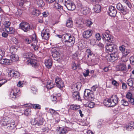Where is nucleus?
I'll return each instance as SVG.
<instances>
[{"mask_svg":"<svg viewBox=\"0 0 134 134\" xmlns=\"http://www.w3.org/2000/svg\"><path fill=\"white\" fill-rule=\"evenodd\" d=\"M54 8L57 9L59 11H62L63 10V7L60 4H59L57 2H56L54 5Z\"/></svg>","mask_w":134,"mask_h":134,"instance_id":"26","label":"nucleus"},{"mask_svg":"<svg viewBox=\"0 0 134 134\" xmlns=\"http://www.w3.org/2000/svg\"><path fill=\"white\" fill-rule=\"evenodd\" d=\"M31 42H32L36 43L37 42V41L36 40V37L35 36L32 37L31 38Z\"/></svg>","mask_w":134,"mask_h":134,"instance_id":"56","label":"nucleus"},{"mask_svg":"<svg viewBox=\"0 0 134 134\" xmlns=\"http://www.w3.org/2000/svg\"><path fill=\"white\" fill-rule=\"evenodd\" d=\"M31 92L33 94H36L37 93V90L36 87L32 86L31 88Z\"/></svg>","mask_w":134,"mask_h":134,"instance_id":"39","label":"nucleus"},{"mask_svg":"<svg viewBox=\"0 0 134 134\" xmlns=\"http://www.w3.org/2000/svg\"><path fill=\"white\" fill-rule=\"evenodd\" d=\"M126 97L128 99V101H129L130 99L132 98V93L130 92H128L126 95Z\"/></svg>","mask_w":134,"mask_h":134,"instance_id":"45","label":"nucleus"},{"mask_svg":"<svg viewBox=\"0 0 134 134\" xmlns=\"http://www.w3.org/2000/svg\"><path fill=\"white\" fill-rule=\"evenodd\" d=\"M77 65L76 64L75 62H74L73 61L72 64V69L74 70H75L77 69Z\"/></svg>","mask_w":134,"mask_h":134,"instance_id":"49","label":"nucleus"},{"mask_svg":"<svg viewBox=\"0 0 134 134\" xmlns=\"http://www.w3.org/2000/svg\"><path fill=\"white\" fill-rule=\"evenodd\" d=\"M55 36L58 37L59 38L63 37L65 40L64 43L66 48L68 49L73 46L75 43V38L73 36L69 34L66 33L63 35V36L56 35Z\"/></svg>","mask_w":134,"mask_h":134,"instance_id":"1","label":"nucleus"},{"mask_svg":"<svg viewBox=\"0 0 134 134\" xmlns=\"http://www.w3.org/2000/svg\"><path fill=\"white\" fill-rule=\"evenodd\" d=\"M19 28L25 32H27L30 29L29 24L26 22L21 23L20 24Z\"/></svg>","mask_w":134,"mask_h":134,"instance_id":"10","label":"nucleus"},{"mask_svg":"<svg viewBox=\"0 0 134 134\" xmlns=\"http://www.w3.org/2000/svg\"><path fill=\"white\" fill-rule=\"evenodd\" d=\"M50 31L48 29L43 30L42 32L41 36L42 39L47 40L49 37Z\"/></svg>","mask_w":134,"mask_h":134,"instance_id":"11","label":"nucleus"},{"mask_svg":"<svg viewBox=\"0 0 134 134\" xmlns=\"http://www.w3.org/2000/svg\"><path fill=\"white\" fill-rule=\"evenodd\" d=\"M33 108L35 109H40L41 108V106L38 104H32Z\"/></svg>","mask_w":134,"mask_h":134,"instance_id":"44","label":"nucleus"},{"mask_svg":"<svg viewBox=\"0 0 134 134\" xmlns=\"http://www.w3.org/2000/svg\"><path fill=\"white\" fill-rule=\"evenodd\" d=\"M130 60L131 63L134 65V56L131 57L130 58Z\"/></svg>","mask_w":134,"mask_h":134,"instance_id":"57","label":"nucleus"},{"mask_svg":"<svg viewBox=\"0 0 134 134\" xmlns=\"http://www.w3.org/2000/svg\"><path fill=\"white\" fill-rule=\"evenodd\" d=\"M9 97L12 100H14L16 98L18 95L20 93L19 90L16 88L11 90L9 91Z\"/></svg>","mask_w":134,"mask_h":134,"instance_id":"7","label":"nucleus"},{"mask_svg":"<svg viewBox=\"0 0 134 134\" xmlns=\"http://www.w3.org/2000/svg\"><path fill=\"white\" fill-rule=\"evenodd\" d=\"M4 50L0 49V58H1L3 57L4 55Z\"/></svg>","mask_w":134,"mask_h":134,"instance_id":"62","label":"nucleus"},{"mask_svg":"<svg viewBox=\"0 0 134 134\" xmlns=\"http://www.w3.org/2000/svg\"><path fill=\"white\" fill-rule=\"evenodd\" d=\"M127 83L129 86L132 87L133 84V80L131 79H129L127 80Z\"/></svg>","mask_w":134,"mask_h":134,"instance_id":"40","label":"nucleus"},{"mask_svg":"<svg viewBox=\"0 0 134 134\" xmlns=\"http://www.w3.org/2000/svg\"><path fill=\"white\" fill-rule=\"evenodd\" d=\"M109 13L111 16H115L116 15L117 11L115 7L113 6H110L109 8Z\"/></svg>","mask_w":134,"mask_h":134,"instance_id":"12","label":"nucleus"},{"mask_svg":"<svg viewBox=\"0 0 134 134\" xmlns=\"http://www.w3.org/2000/svg\"><path fill=\"white\" fill-rule=\"evenodd\" d=\"M22 12V10L18 9V10L16 12L15 14L18 16H20L21 15Z\"/></svg>","mask_w":134,"mask_h":134,"instance_id":"48","label":"nucleus"},{"mask_svg":"<svg viewBox=\"0 0 134 134\" xmlns=\"http://www.w3.org/2000/svg\"><path fill=\"white\" fill-rule=\"evenodd\" d=\"M84 95L89 100L92 101L94 99V95L93 92L90 90L85 89L84 91Z\"/></svg>","mask_w":134,"mask_h":134,"instance_id":"5","label":"nucleus"},{"mask_svg":"<svg viewBox=\"0 0 134 134\" xmlns=\"http://www.w3.org/2000/svg\"><path fill=\"white\" fill-rule=\"evenodd\" d=\"M43 16L44 17H46L49 15V13L47 11H46L42 13Z\"/></svg>","mask_w":134,"mask_h":134,"instance_id":"64","label":"nucleus"},{"mask_svg":"<svg viewBox=\"0 0 134 134\" xmlns=\"http://www.w3.org/2000/svg\"><path fill=\"white\" fill-rule=\"evenodd\" d=\"M71 108L73 110H76L80 108V105H72L71 106Z\"/></svg>","mask_w":134,"mask_h":134,"instance_id":"46","label":"nucleus"},{"mask_svg":"<svg viewBox=\"0 0 134 134\" xmlns=\"http://www.w3.org/2000/svg\"><path fill=\"white\" fill-rule=\"evenodd\" d=\"M121 104L122 105L127 106L128 105L129 103L125 99H123L121 101Z\"/></svg>","mask_w":134,"mask_h":134,"instance_id":"38","label":"nucleus"},{"mask_svg":"<svg viewBox=\"0 0 134 134\" xmlns=\"http://www.w3.org/2000/svg\"><path fill=\"white\" fill-rule=\"evenodd\" d=\"M131 52V50L129 49H126L122 53L123 56H126Z\"/></svg>","mask_w":134,"mask_h":134,"instance_id":"36","label":"nucleus"},{"mask_svg":"<svg viewBox=\"0 0 134 134\" xmlns=\"http://www.w3.org/2000/svg\"><path fill=\"white\" fill-rule=\"evenodd\" d=\"M24 84L22 81H19L17 84V86L20 87H21L23 86Z\"/></svg>","mask_w":134,"mask_h":134,"instance_id":"61","label":"nucleus"},{"mask_svg":"<svg viewBox=\"0 0 134 134\" xmlns=\"http://www.w3.org/2000/svg\"><path fill=\"white\" fill-rule=\"evenodd\" d=\"M51 52L52 56L53 58H54V59L58 60V59H60L62 58L61 52L57 48H52Z\"/></svg>","mask_w":134,"mask_h":134,"instance_id":"4","label":"nucleus"},{"mask_svg":"<svg viewBox=\"0 0 134 134\" xmlns=\"http://www.w3.org/2000/svg\"><path fill=\"white\" fill-rule=\"evenodd\" d=\"M90 73V71L88 69H87L86 71L83 73V74L85 77H86L88 76Z\"/></svg>","mask_w":134,"mask_h":134,"instance_id":"59","label":"nucleus"},{"mask_svg":"<svg viewBox=\"0 0 134 134\" xmlns=\"http://www.w3.org/2000/svg\"><path fill=\"white\" fill-rule=\"evenodd\" d=\"M123 3L126 5L128 7L131 8L132 7V5L130 1L129 0H122Z\"/></svg>","mask_w":134,"mask_h":134,"instance_id":"37","label":"nucleus"},{"mask_svg":"<svg viewBox=\"0 0 134 134\" xmlns=\"http://www.w3.org/2000/svg\"><path fill=\"white\" fill-rule=\"evenodd\" d=\"M102 35L103 38H104L106 40L109 42L112 40L113 38H111V36L108 33L105 32Z\"/></svg>","mask_w":134,"mask_h":134,"instance_id":"18","label":"nucleus"},{"mask_svg":"<svg viewBox=\"0 0 134 134\" xmlns=\"http://www.w3.org/2000/svg\"><path fill=\"white\" fill-rule=\"evenodd\" d=\"M112 83L113 85L116 87H118L119 85L118 83L115 80L112 81Z\"/></svg>","mask_w":134,"mask_h":134,"instance_id":"55","label":"nucleus"},{"mask_svg":"<svg viewBox=\"0 0 134 134\" xmlns=\"http://www.w3.org/2000/svg\"><path fill=\"white\" fill-rule=\"evenodd\" d=\"M118 100L119 98L116 95H112L109 99L104 100L103 103L107 107H113L117 104Z\"/></svg>","mask_w":134,"mask_h":134,"instance_id":"3","label":"nucleus"},{"mask_svg":"<svg viewBox=\"0 0 134 134\" xmlns=\"http://www.w3.org/2000/svg\"><path fill=\"white\" fill-rule=\"evenodd\" d=\"M10 60L12 62H15L18 61L19 58V57L18 55L15 54H12L10 56Z\"/></svg>","mask_w":134,"mask_h":134,"instance_id":"21","label":"nucleus"},{"mask_svg":"<svg viewBox=\"0 0 134 134\" xmlns=\"http://www.w3.org/2000/svg\"><path fill=\"white\" fill-rule=\"evenodd\" d=\"M86 23L87 26H90L93 24V23L91 21L89 20H86Z\"/></svg>","mask_w":134,"mask_h":134,"instance_id":"53","label":"nucleus"},{"mask_svg":"<svg viewBox=\"0 0 134 134\" xmlns=\"http://www.w3.org/2000/svg\"><path fill=\"white\" fill-rule=\"evenodd\" d=\"M40 13V11L37 9H35L32 12V14L38 16L39 15Z\"/></svg>","mask_w":134,"mask_h":134,"instance_id":"43","label":"nucleus"},{"mask_svg":"<svg viewBox=\"0 0 134 134\" xmlns=\"http://www.w3.org/2000/svg\"><path fill=\"white\" fill-rule=\"evenodd\" d=\"M94 12L97 13H99L101 10V6L98 4L95 5L94 7Z\"/></svg>","mask_w":134,"mask_h":134,"instance_id":"27","label":"nucleus"},{"mask_svg":"<svg viewBox=\"0 0 134 134\" xmlns=\"http://www.w3.org/2000/svg\"><path fill=\"white\" fill-rule=\"evenodd\" d=\"M55 81L56 86L58 88H61L64 86V82L59 77L56 78Z\"/></svg>","mask_w":134,"mask_h":134,"instance_id":"13","label":"nucleus"},{"mask_svg":"<svg viewBox=\"0 0 134 134\" xmlns=\"http://www.w3.org/2000/svg\"><path fill=\"white\" fill-rule=\"evenodd\" d=\"M96 37L97 40H100L101 38V37L99 33H97L96 34Z\"/></svg>","mask_w":134,"mask_h":134,"instance_id":"58","label":"nucleus"},{"mask_svg":"<svg viewBox=\"0 0 134 134\" xmlns=\"http://www.w3.org/2000/svg\"><path fill=\"white\" fill-rule=\"evenodd\" d=\"M86 52L88 55L87 57L88 58L90 56H92L93 54V53L92 51L90 49H87L86 50Z\"/></svg>","mask_w":134,"mask_h":134,"instance_id":"41","label":"nucleus"},{"mask_svg":"<svg viewBox=\"0 0 134 134\" xmlns=\"http://www.w3.org/2000/svg\"><path fill=\"white\" fill-rule=\"evenodd\" d=\"M43 121H44L43 120H41L40 119L39 121H38L36 120V119H35L32 120L31 123L32 125H34L37 127L42 125Z\"/></svg>","mask_w":134,"mask_h":134,"instance_id":"14","label":"nucleus"},{"mask_svg":"<svg viewBox=\"0 0 134 134\" xmlns=\"http://www.w3.org/2000/svg\"><path fill=\"white\" fill-rule=\"evenodd\" d=\"M117 9L120 11L123 15H126L129 13V10L126 7L123 6L120 3H118L116 5Z\"/></svg>","mask_w":134,"mask_h":134,"instance_id":"6","label":"nucleus"},{"mask_svg":"<svg viewBox=\"0 0 134 134\" xmlns=\"http://www.w3.org/2000/svg\"><path fill=\"white\" fill-rule=\"evenodd\" d=\"M54 87V85L53 82L50 80L48 81L46 86V87L48 89H50Z\"/></svg>","mask_w":134,"mask_h":134,"instance_id":"29","label":"nucleus"},{"mask_svg":"<svg viewBox=\"0 0 134 134\" xmlns=\"http://www.w3.org/2000/svg\"><path fill=\"white\" fill-rule=\"evenodd\" d=\"M5 30L9 34H12L14 33V28L13 27H9L6 28Z\"/></svg>","mask_w":134,"mask_h":134,"instance_id":"33","label":"nucleus"},{"mask_svg":"<svg viewBox=\"0 0 134 134\" xmlns=\"http://www.w3.org/2000/svg\"><path fill=\"white\" fill-rule=\"evenodd\" d=\"M105 47L106 51L108 53L111 52L113 51L116 52L117 51L116 48V46L112 42L107 43Z\"/></svg>","mask_w":134,"mask_h":134,"instance_id":"9","label":"nucleus"},{"mask_svg":"<svg viewBox=\"0 0 134 134\" xmlns=\"http://www.w3.org/2000/svg\"><path fill=\"white\" fill-rule=\"evenodd\" d=\"M75 25L79 28H82L84 27V23L81 20H79L76 22Z\"/></svg>","mask_w":134,"mask_h":134,"instance_id":"24","label":"nucleus"},{"mask_svg":"<svg viewBox=\"0 0 134 134\" xmlns=\"http://www.w3.org/2000/svg\"><path fill=\"white\" fill-rule=\"evenodd\" d=\"M7 82V80L4 79H0V86L2 85Z\"/></svg>","mask_w":134,"mask_h":134,"instance_id":"52","label":"nucleus"},{"mask_svg":"<svg viewBox=\"0 0 134 134\" xmlns=\"http://www.w3.org/2000/svg\"><path fill=\"white\" fill-rule=\"evenodd\" d=\"M118 68L119 70L124 71L126 69V65L124 63H120V64L118 66Z\"/></svg>","mask_w":134,"mask_h":134,"instance_id":"31","label":"nucleus"},{"mask_svg":"<svg viewBox=\"0 0 134 134\" xmlns=\"http://www.w3.org/2000/svg\"><path fill=\"white\" fill-rule=\"evenodd\" d=\"M8 18L6 17H4L2 18V20H3V19H4V21L3 25L6 28L9 27L11 24L10 22L9 21L7 20Z\"/></svg>","mask_w":134,"mask_h":134,"instance_id":"19","label":"nucleus"},{"mask_svg":"<svg viewBox=\"0 0 134 134\" xmlns=\"http://www.w3.org/2000/svg\"><path fill=\"white\" fill-rule=\"evenodd\" d=\"M65 5L69 10H73L75 8V4L71 2H68Z\"/></svg>","mask_w":134,"mask_h":134,"instance_id":"15","label":"nucleus"},{"mask_svg":"<svg viewBox=\"0 0 134 134\" xmlns=\"http://www.w3.org/2000/svg\"><path fill=\"white\" fill-rule=\"evenodd\" d=\"M128 60V58L125 56H123L122 57L120 63L125 64L126 62Z\"/></svg>","mask_w":134,"mask_h":134,"instance_id":"34","label":"nucleus"},{"mask_svg":"<svg viewBox=\"0 0 134 134\" xmlns=\"http://www.w3.org/2000/svg\"><path fill=\"white\" fill-rule=\"evenodd\" d=\"M17 47L16 46H11L10 49V53H12L13 52H15L17 51Z\"/></svg>","mask_w":134,"mask_h":134,"instance_id":"35","label":"nucleus"},{"mask_svg":"<svg viewBox=\"0 0 134 134\" xmlns=\"http://www.w3.org/2000/svg\"><path fill=\"white\" fill-rule=\"evenodd\" d=\"M114 51V53H112L110 55H109L106 57V58L108 61L113 62L116 60L118 57V53Z\"/></svg>","mask_w":134,"mask_h":134,"instance_id":"8","label":"nucleus"},{"mask_svg":"<svg viewBox=\"0 0 134 134\" xmlns=\"http://www.w3.org/2000/svg\"><path fill=\"white\" fill-rule=\"evenodd\" d=\"M93 31L91 30H87L84 31L83 33V36L84 38H89L92 34Z\"/></svg>","mask_w":134,"mask_h":134,"instance_id":"16","label":"nucleus"},{"mask_svg":"<svg viewBox=\"0 0 134 134\" xmlns=\"http://www.w3.org/2000/svg\"><path fill=\"white\" fill-rule=\"evenodd\" d=\"M119 49L122 53L126 49L124 45L120 46L119 47Z\"/></svg>","mask_w":134,"mask_h":134,"instance_id":"51","label":"nucleus"},{"mask_svg":"<svg viewBox=\"0 0 134 134\" xmlns=\"http://www.w3.org/2000/svg\"><path fill=\"white\" fill-rule=\"evenodd\" d=\"M12 41L14 43L16 44H18V40L17 39L14 37L12 38Z\"/></svg>","mask_w":134,"mask_h":134,"instance_id":"63","label":"nucleus"},{"mask_svg":"<svg viewBox=\"0 0 134 134\" xmlns=\"http://www.w3.org/2000/svg\"><path fill=\"white\" fill-rule=\"evenodd\" d=\"M87 104L88 107L91 108H93L94 107V104L93 102H89Z\"/></svg>","mask_w":134,"mask_h":134,"instance_id":"54","label":"nucleus"},{"mask_svg":"<svg viewBox=\"0 0 134 134\" xmlns=\"http://www.w3.org/2000/svg\"><path fill=\"white\" fill-rule=\"evenodd\" d=\"M44 63L46 66L48 68H51L52 66V59H50L46 60Z\"/></svg>","mask_w":134,"mask_h":134,"instance_id":"23","label":"nucleus"},{"mask_svg":"<svg viewBox=\"0 0 134 134\" xmlns=\"http://www.w3.org/2000/svg\"><path fill=\"white\" fill-rule=\"evenodd\" d=\"M8 75L11 77H18L19 76V74L18 72L13 70H11L8 73Z\"/></svg>","mask_w":134,"mask_h":134,"instance_id":"17","label":"nucleus"},{"mask_svg":"<svg viewBox=\"0 0 134 134\" xmlns=\"http://www.w3.org/2000/svg\"><path fill=\"white\" fill-rule=\"evenodd\" d=\"M58 132L59 134H65L67 133L68 131L65 128L60 127Z\"/></svg>","mask_w":134,"mask_h":134,"instance_id":"30","label":"nucleus"},{"mask_svg":"<svg viewBox=\"0 0 134 134\" xmlns=\"http://www.w3.org/2000/svg\"><path fill=\"white\" fill-rule=\"evenodd\" d=\"M5 64L8 65L11 64L12 61L7 59H5Z\"/></svg>","mask_w":134,"mask_h":134,"instance_id":"50","label":"nucleus"},{"mask_svg":"<svg viewBox=\"0 0 134 134\" xmlns=\"http://www.w3.org/2000/svg\"><path fill=\"white\" fill-rule=\"evenodd\" d=\"M54 8L57 9L59 11H62L63 10V7L60 4H59L57 2H56L54 5Z\"/></svg>","mask_w":134,"mask_h":134,"instance_id":"25","label":"nucleus"},{"mask_svg":"<svg viewBox=\"0 0 134 134\" xmlns=\"http://www.w3.org/2000/svg\"><path fill=\"white\" fill-rule=\"evenodd\" d=\"M134 128V122H131L128 124V126L127 127L126 129L128 131H131Z\"/></svg>","mask_w":134,"mask_h":134,"instance_id":"32","label":"nucleus"},{"mask_svg":"<svg viewBox=\"0 0 134 134\" xmlns=\"http://www.w3.org/2000/svg\"><path fill=\"white\" fill-rule=\"evenodd\" d=\"M33 55L31 52L25 53H23V57L26 59H29L27 61V64L28 65H31L35 68L37 67L38 64L37 60L35 59H31L33 57Z\"/></svg>","mask_w":134,"mask_h":134,"instance_id":"2","label":"nucleus"},{"mask_svg":"<svg viewBox=\"0 0 134 134\" xmlns=\"http://www.w3.org/2000/svg\"><path fill=\"white\" fill-rule=\"evenodd\" d=\"M10 124H9L8 126V127H12L13 126H14L15 125V122L14 120H12L10 121Z\"/></svg>","mask_w":134,"mask_h":134,"instance_id":"60","label":"nucleus"},{"mask_svg":"<svg viewBox=\"0 0 134 134\" xmlns=\"http://www.w3.org/2000/svg\"><path fill=\"white\" fill-rule=\"evenodd\" d=\"M90 9L87 7H85L81 8V12L82 14L85 15L89 13Z\"/></svg>","mask_w":134,"mask_h":134,"instance_id":"20","label":"nucleus"},{"mask_svg":"<svg viewBox=\"0 0 134 134\" xmlns=\"http://www.w3.org/2000/svg\"><path fill=\"white\" fill-rule=\"evenodd\" d=\"M49 113L52 115H55L56 114H58V113L55 110L52 109H49Z\"/></svg>","mask_w":134,"mask_h":134,"instance_id":"47","label":"nucleus"},{"mask_svg":"<svg viewBox=\"0 0 134 134\" xmlns=\"http://www.w3.org/2000/svg\"><path fill=\"white\" fill-rule=\"evenodd\" d=\"M9 118L7 117H5L4 119V118L1 121V124L3 126H8L10 123V121L7 120Z\"/></svg>","mask_w":134,"mask_h":134,"instance_id":"22","label":"nucleus"},{"mask_svg":"<svg viewBox=\"0 0 134 134\" xmlns=\"http://www.w3.org/2000/svg\"><path fill=\"white\" fill-rule=\"evenodd\" d=\"M72 97L75 100H79L80 98L79 93L77 91L73 92Z\"/></svg>","mask_w":134,"mask_h":134,"instance_id":"28","label":"nucleus"},{"mask_svg":"<svg viewBox=\"0 0 134 134\" xmlns=\"http://www.w3.org/2000/svg\"><path fill=\"white\" fill-rule=\"evenodd\" d=\"M72 21L69 19L67 20L66 23V26L68 27H71L72 26Z\"/></svg>","mask_w":134,"mask_h":134,"instance_id":"42","label":"nucleus"}]
</instances>
